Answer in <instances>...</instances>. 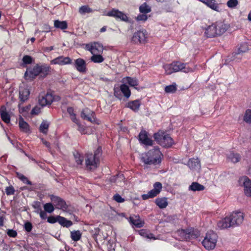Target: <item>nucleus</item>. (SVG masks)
Returning <instances> with one entry per match:
<instances>
[{"label": "nucleus", "mask_w": 251, "mask_h": 251, "mask_svg": "<svg viewBox=\"0 0 251 251\" xmlns=\"http://www.w3.org/2000/svg\"><path fill=\"white\" fill-rule=\"evenodd\" d=\"M244 215L240 211H234L229 216L217 223V226L220 229H225L230 227H235L241 225L244 220Z\"/></svg>", "instance_id": "1"}, {"label": "nucleus", "mask_w": 251, "mask_h": 251, "mask_svg": "<svg viewBox=\"0 0 251 251\" xmlns=\"http://www.w3.org/2000/svg\"><path fill=\"white\" fill-rule=\"evenodd\" d=\"M162 154L157 147L150 150L147 152L142 154L141 160L147 165H158L161 162Z\"/></svg>", "instance_id": "2"}, {"label": "nucleus", "mask_w": 251, "mask_h": 251, "mask_svg": "<svg viewBox=\"0 0 251 251\" xmlns=\"http://www.w3.org/2000/svg\"><path fill=\"white\" fill-rule=\"evenodd\" d=\"M229 28V25L222 21H218L208 26L205 29V34L208 38L220 36Z\"/></svg>", "instance_id": "3"}, {"label": "nucleus", "mask_w": 251, "mask_h": 251, "mask_svg": "<svg viewBox=\"0 0 251 251\" xmlns=\"http://www.w3.org/2000/svg\"><path fill=\"white\" fill-rule=\"evenodd\" d=\"M154 140L161 146L164 148L171 147L174 142L169 134L163 131H159L153 135Z\"/></svg>", "instance_id": "4"}, {"label": "nucleus", "mask_w": 251, "mask_h": 251, "mask_svg": "<svg viewBox=\"0 0 251 251\" xmlns=\"http://www.w3.org/2000/svg\"><path fill=\"white\" fill-rule=\"evenodd\" d=\"M217 240V234L213 231H210L206 233L202 244L206 249L212 250L215 247Z\"/></svg>", "instance_id": "5"}, {"label": "nucleus", "mask_w": 251, "mask_h": 251, "mask_svg": "<svg viewBox=\"0 0 251 251\" xmlns=\"http://www.w3.org/2000/svg\"><path fill=\"white\" fill-rule=\"evenodd\" d=\"M176 233L179 236L180 240L186 241L195 239L199 235V232L193 228L178 230Z\"/></svg>", "instance_id": "6"}, {"label": "nucleus", "mask_w": 251, "mask_h": 251, "mask_svg": "<svg viewBox=\"0 0 251 251\" xmlns=\"http://www.w3.org/2000/svg\"><path fill=\"white\" fill-rule=\"evenodd\" d=\"M121 92H122L124 96L127 99L129 98L131 95L130 91L128 86L125 84H122L120 88L114 87V96L120 100H121L122 97Z\"/></svg>", "instance_id": "7"}, {"label": "nucleus", "mask_w": 251, "mask_h": 251, "mask_svg": "<svg viewBox=\"0 0 251 251\" xmlns=\"http://www.w3.org/2000/svg\"><path fill=\"white\" fill-rule=\"evenodd\" d=\"M100 161L94 156L92 153H88L86 154L85 165L88 170H94L96 169Z\"/></svg>", "instance_id": "8"}, {"label": "nucleus", "mask_w": 251, "mask_h": 251, "mask_svg": "<svg viewBox=\"0 0 251 251\" xmlns=\"http://www.w3.org/2000/svg\"><path fill=\"white\" fill-rule=\"evenodd\" d=\"M148 34L146 30H139L134 33L132 41L135 43L145 44L147 41Z\"/></svg>", "instance_id": "9"}, {"label": "nucleus", "mask_w": 251, "mask_h": 251, "mask_svg": "<svg viewBox=\"0 0 251 251\" xmlns=\"http://www.w3.org/2000/svg\"><path fill=\"white\" fill-rule=\"evenodd\" d=\"M85 49L91 52L92 54H99L103 52V46L98 43L94 42L90 44L85 45Z\"/></svg>", "instance_id": "10"}, {"label": "nucleus", "mask_w": 251, "mask_h": 251, "mask_svg": "<svg viewBox=\"0 0 251 251\" xmlns=\"http://www.w3.org/2000/svg\"><path fill=\"white\" fill-rule=\"evenodd\" d=\"M239 182L241 185L244 186L245 194L248 197H251V181L250 179L244 176L239 178Z\"/></svg>", "instance_id": "11"}, {"label": "nucleus", "mask_w": 251, "mask_h": 251, "mask_svg": "<svg viewBox=\"0 0 251 251\" xmlns=\"http://www.w3.org/2000/svg\"><path fill=\"white\" fill-rule=\"evenodd\" d=\"M50 199L53 203L55 205L56 208L62 209L64 211H67L68 205L62 199L56 196L51 195Z\"/></svg>", "instance_id": "12"}, {"label": "nucleus", "mask_w": 251, "mask_h": 251, "mask_svg": "<svg viewBox=\"0 0 251 251\" xmlns=\"http://www.w3.org/2000/svg\"><path fill=\"white\" fill-rule=\"evenodd\" d=\"M81 117L84 120H88L92 123H96L95 113L88 108H85L82 110L81 113Z\"/></svg>", "instance_id": "13"}, {"label": "nucleus", "mask_w": 251, "mask_h": 251, "mask_svg": "<svg viewBox=\"0 0 251 251\" xmlns=\"http://www.w3.org/2000/svg\"><path fill=\"white\" fill-rule=\"evenodd\" d=\"M174 72L182 71L184 73L193 72V69L187 66V64L180 62H174L172 63Z\"/></svg>", "instance_id": "14"}, {"label": "nucleus", "mask_w": 251, "mask_h": 251, "mask_svg": "<svg viewBox=\"0 0 251 251\" xmlns=\"http://www.w3.org/2000/svg\"><path fill=\"white\" fill-rule=\"evenodd\" d=\"M40 66L36 65L32 69H28L25 73V77L26 79H33L41 73Z\"/></svg>", "instance_id": "15"}, {"label": "nucleus", "mask_w": 251, "mask_h": 251, "mask_svg": "<svg viewBox=\"0 0 251 251\" xmlns=\"http://www.w3.org/2000/svg\"><path fill=\"white\" fill-rule=\"evenodd\" d=\"M139 141L147 146H152L153 141L148 137V134L145 130H142L139 135Z\"/></svg>", "instance_id": "16"}, {"label": "nucleus", "mask_w": 251, "mask_h": 251, "mask_svg": "<svg viewBox=\"0 0 251 251\" xmlns=\"http://www.w3.org/2000/svg\"><path fill=\"white\" fill-rule=\"evenodd\" d=\"M53 101L52 95L47 94L39 97V103L42 106L50 104Z\"/></svg>", "instance_id": "17"}, {"label": "nucleus", "mask_w": 251, "mask_h": 251, "mask_svg": "<svg viewBox=\"0 0 251 251\" xmlns=\"http://www.w3.org/2000/svg\"><path fill=\"white\" fill-rule=\"evenodd\" d=\"M19 99L21 103H23L28 99L30 91L27 87H20L19 89Z\"/></svg>", "instance_id": "18"}, {"label": "nucleus", "mask_w": 251, "mask_h": 251, "mask_svg": "<svg viewBox=\"0 0 251 251\" xmlns=\"http://www.w3.org/2000/svg\"><path fill=\"white\" fill-rule=\"evenodd\" d=\"M106 15L110 17H114L117 19H120L123 21H126L128 20V18L126 15L118 10L113 9L112 10L109 11L106 14Z\"/></svg>", "instance_id": "19"}, {"label": "nucleus", "mask_w": 251, "mask_h": 251, "mask_svg": "<svg viewBox=\"0 0 251 251\" xmlns=\"http://www.w3.org/2000/svg\"><path fill=\"white\" fill-rule=\"evenodd\" d=\"M51 63L53 64H59L60 65L70 64L72 63V59L69 57L60 56L51 60Z\"/></svg>", "instance_id": "20"}, {"label": "nucleus", "mask_w": 251, "mask_h": 251, "mask_svg": "<svg viewBox=\"0 0 251 251\" xmlns=\"http://www.w3.org/2000/svg\"><path fill=\"white\" fill-rule=\"evenodd\" d=\"M75 66L76 70L81 73L86 71V64L84 60L82 58H78L75 60Z\"/></svg>", "instance_id": "21"}, {"label": "nucleus", "mask_w": 251, "mask_h": 251, "mask_svg": "<svg viewBox=\"0 0 251 251\" xmlns=\"http://www.w3.org/2000/svg\"><path fill=\"white\" fill-rule=\"evenodd\" d=\"M130 222L137 227L140 228L144 226V222L142 221L139 216L134 215L129 218Z\"/></svg>", "instance_id": "22"}, {"label": "nucleus", "mask_w": 251, "mask_h": 251, "mask_svg": "<svg viewBox=\"0 0 251 251\" xmlns=\"http://www.w3.org/2000/svg\"><path fill=\"white\" fill-rule=\"evenodd\" d=\"M0 115L2 120L6 124H8L10 121V117L6 111V108L4 106L1 107L0 109Z\"/></svg>", "instance_id": "23"}, {"label": "nucleus", "mask_w": 251, "mask_h": 251, "mask_svg": "<svg viewBox=\"0 0 251 251\" xmlns=\"http://www.w3.org/2000/svg\"><path fill=\"white\" fill-rule=\"evenodd\" d=\"M200 1L204 3L207 6L215 11L219 10V6L215 0H199Z\"/></svg>", "instance_id": "24"}, {"label": "nucleus", "mask_w": 251, "mask_h": 251, "mask_svg": "<svg viewBox=\"0 0 251 251\" xmlns=\"http://www.w3.org/2000/svg\"><path fill=\"white\" fill-rule=\"evenodd\" d=\"M156 204L161 209L166 208L168 204L167 198L165 197L158 198L155 200V201Z\"/></svg>", "instance_id": "25"}, {"label": "nucleus", "mask_w": 251, "mask_h": 251, "mask_svg": "<svg viewBox=\"0 0 251 251\" xmlns=\"http://www.w3.org/2000/svg\"><path fill=\"white\" fill-rule=\"evenodd\" d=\"M140 105V101L136 100L128 102L126 106L136 112L139 110Z\"/></svg>", "instance_id": "26"}, {"label": "nucleus", "mask_w": 251, "mask_h": 251, "mask_svg": "<svg viewBox=\"0 0 251 251\" xmlns=\"http://www.w3.org/2000/svg\"><path fill=\"white\" fill-rule=\"evenodd\" d=\"M125 178L122 174H119L116 176H114L111 178V181L115 182L117 185L121 186L124 183V180Z\"/></svg>", "instance_id": "27"}, {"label": "nucleus", "mask_w": 251, "mask_h": 251, "mask_svg": "<svg viewBox=\"0 0 251 251\" xmlns=\"http://www.w3.org/2000/svg\"><path fill=\"white\" fill-rule=\"evenodd\" d=\"M122 82L127 83L130 86L134 87L138 85V80L137 79L129 76L124 77Z\"/></svg>", "instance_id": "28"}, {"label": "nucleus", "mask_w": 251, "mask_h": 251, "mask_svg": "<svg viewBox=\"0 0 251 251\" xmlns=\"http://www.w3.org/2000/svg\"><path fill=\"white\" fill-rule=\"evenodd\" d=\"M188 166L191 169H197L200 168V161L198 159L192 158L188 162Z\"/></svg>", "instance_id": "29"}, {"label": "nucleus", "mask_w": 251, "mask_h": 251, "mask_svg": "<svg viewBox=\"0 0 251 251\" xmlns=\"http://www.w3.org/2000/svg\"><path fill=\"white\" fill-rule=\"evenodd\" d=\"M58 222L62 226L66 227H69L73 225L71 221L68 220L63 217L58 216Z\"/></svg>", "instance_id": "30"}, {"label": "nucleus", "mask_w": 251, "mask_h": 251, "mask_svg": "<svg viewBox=\"0 0 251 251\" xmlns=\"http://www.w3.org/2000/svg\"><path fill=\"white\" fill-rule=\"evenodd\" d=\"M19 126L20 129L24 132H27L29 130V125L21 117L19 120Z\"/></svg>", "instance_id": "31"}, {"label": "nucleus", "mask_w": 251, "mask_h": 251, "mask_svg": "<svg viewBox=\"0 0 251 251\" xmlns=\"http://www.w3.org/2000/svg\"><path fill=\"white\" fill-rule=\"evenodd\" d=\"M204 189V186L198 182H193L189 187V190L193 191H200Z\"/></svg>", "instance_id": "32"}, {"label": "nucleus", "mask_w": 251, "mask_h": 251, "mask_svg": "<svg viewBox=\"0 0 251 251\" xmlns=\"http://www.w3.org/2000/svg\"><path fill=\"white\" fill-rule=\"evenodd\" d=\"M54 26L56 28H59L62 30L66 29L68 27V25L66 21H60L58 20L54 21Z\"/></svg>", "instance_id": "33"}, {"label": "nucleus", "mask_w": 251, "mask_h": 251, "mask_svg": "<svg viewBox=\"0 0 251 251\" xmlns=\"http://www.w3.org/2000/svg\"><path fill=\"white\" fill-rule=\"evenodd\" d=\"M71 238L72 240L74 241H79L82 236V233L81 232L77 230H73L71 231Z\"/></svg>", "instance_id": "34"}, {"label": "nucleus", "mask_w": 251, "mask_h": 251, "mask_svg": "<svg viewBox=\"0 0 251 251\" xmlns=\"http://www.w3.org/2000/svg\"><path fill=\"white\" fill-rule=\"evenodd\" d=\"M100 54H92L93 55L90 58L91 61L96 63L102 62L104 61V58Z\"/></svg>", "instance_id": "35"}, {"label": "nucleus", "mask_w": 251, "mask_h": 251, "mask_svg": "<svg viewBox=\"0 0 251 251\" xmlns=\"http://www.w3.org/2000/svg\"><path fill=\"white\" fill-rule=\"evenodd\" d=\"M158 194L155 190H151L147 194H143L142 196L143 200H146L150 198H154Z\"/></svg>", "instance_id": "36"}, {"label": "nucleus", "mask_w": 251, "mask_h": 251, "mask_svg": "<svg viewBox=\"0 0 251 251\" xmlns=\"http://www.w3.org/2000/svg\"><path fill=\"white\" fill-rule=\"evenodd\" d=\"M93 11L94 10L87 5L81 6L78 10L79 13L82 15H84L86 13H92Z\"/></svg>", "instance_id": "37"}, {"label": "nucleus", "mask_w": 251, "mask_h": 251, "mask_svg": "<svg viewBox=\"0 0 251 251\" xmlns=\"http://www.w3.org/2000/svg\"><path fill=\"white\" fill-rule=\"evenodd\" d=\"M228 158L232 162L237 163L240 161L241 156L238 153L230 152L228 155Z\"/></svg>", "instance_id": "38"}, {"label": "nucleus", "mask_w": 251, "mask_h": 251, "mask_svg": "<svg viewBox=\"0 0 251 251\" xmlns=\"http://www.w3.org/2000/svg\"><path fill=\"white\" fill-rule=\"evenodd\" d=\"M50 123L47 121H44L40 126V130L44 134H47L48 132V128L49 127Z\"/></svg>", "instance_id": "39"}, {"label": "nucleus", "mask_w": 251, "mask_h": 251, "mask_svg": "<svg viewBox=\"0 0 251 251\" xmlns=\"http://www.w3.org/2000/svg\"><path fill=\"white\" fill-rule=\"evenodd\" d=\"M139 10L142 13L147 14L151 12V9L146 3H144L140 6Z\"/></svg>", "instance_id": "40"}, {"label": "nucleus", "mask_w": 251, "mask_h": 251, "mask_svg": "<svg viewBox=\"0 0 251 251\" xmlns=\"http://www.w3.org/2000/svg\"><path fill=\"white\" fill-rule=\"evenodd\" d=\"M41 73L40 74L42 77H45L49 73L50 68L48 66H40Z\"/></svg>", "instance_id": "41"}, {"label": "nucleus", "mask_w": 251, "mask_h": 251, "mask_svg": "<svg viewBox=\"0 0 251 251\" xmlns=\"http://www.w3.org/2000/svg\"><path fill=\"white\" fill-rule=\"evenodd\" d=\"M250 50V46L247 43L241 44L238 49V53L246 52Z\"/></svg>", "instance_id": "42"}, {"label": "nucleus", "mask_w": 251, "mask_h": 251, "mask_svg": "<svg viewBox=\"0 0 251 251\" xmlns=\"http://www.w3.org/2000/svg\"><path fill=\"white\" fill-rule=\"evenodd\" d=\"M139 234L144 237H147L149 239H155L152 233H148V231L145 229H141L139 231Z\"/></svg>", "instance_id": "43"}, {"label": "nucleus", "mask_w": 251, "mask_h": 251, "mask_svg": "<svg viewBox=\"0 0 251 251\" xmlns=\"http://www.w3.org/2000/svg\"><path fill=\"white\" fill-rule=\"evenodd\" d=\"M163 68L165 70L166 74L167 75H170L173 73H174L172 63L171 64L164 65L163 66Z\"/></svg>", "instance_id": "44"}, {"label": "nucleus", "mask_w": 251, "mask_h": 251, "mask_svg": "<svg viewBox=\"0 0 251 251\" xmlns=\"http://www.w3.org/2000/svg\"><path fill=\"white\" fill-rule=\"evenodd\" d=\"M176 90V85L174 83L172 85L167 86L165 88V91L166 93H175Z\"/></svg>", "instance_id": "45"}, {"label": "nucleus", "mask_w": 251, "mask_h": 251, "mask_svg": "<svg viewBox=\"0 0 251 251\" xmlns=\"http://www.w3.org/2000/svg\"><path fill=\"white\" fill-rule=\"evenodd\" d=\"M74 157L77 165H82L84 159L82 155H80L78 152H76L74 154Z\"/></svg>", "instance_id": "46"}, {"label": "nucleus", "mask_w": 251, "mask_h": 251, "mask_svg": "<svg viewBox=\"0 0 251 251\" xmlns=\"http://www.w3.org/2000/svg\"><path fill=\"white\" fill-rule=\"evenodd\" d=\"M244 120L247 123H251V110L248 109L246 111L244 117Z\"/></svg>", "instance_id": "47"}, {"label": "nucleus", "mask_w": 251, "mask_h": 251, "mask_svg": "<svg viewBox=\"0 0 251 251\" xmlns=\"http://www.w3.org/2000/svg\"><path fill=\"white\" fill-rule=\"evenodd\" d=\"M44 208L46 212L50 213L52 212L54 210V208L51 203H47L45 204L44 205Z\"/></svg>", "instance_id": "48"}, {"label": "nucleus", "mask_w": 251, "mask_h": 251, "mask_svg": "<svg viewBox=\"0 0 251 251\" xmlns=\"http://www.w3.org/2000/svg\"><path fill=\"white\" fill-rule=\"evenodd\" d=\"M17 176L18 178L21 180L24 183H26L28 185H31L32 183L30 181H29L28 178L24 176L23 174L20 173H17Z\"/></svg>", "instance_id": "49"}, {"label": "nucleus", "mask_w": 251, "mask_h": 251, "mask_svg": "<svg viewBox=\"0 0 251 251\" xmlns=\"http://www.w3.org/2000/svg\"><path fill=\"white\" fill-rule=\"evenodd\" d=\"M238 4L237 0H229L227 2V5L229 8H235Z\"/></svg>", "instance_id": "50"}, {"label": "nucleus", "mask_w": 251, "mask_h": 251, "mask_svg": "<svg viewBox=\"0 0 251 251\" xmlns=\"http://www.w3.org/2000/svg\"><path fill=\"white\" fill-rule=\"evenodd\" d=\"M162 184L159 182H156L153 184V190L156 191L158 194L160 192L162 189Z\"/></svg>", "instance_id": "51"}, {"label": "nucleus", "mask_w": 251, "mask_h": 251, "mask_svg": "<svg viewBox=\"0 0 251 251\" xmlns=\"http://www.w3.org/2000/svg\"><path fill=\"white\" fill-rule=\"evenodd\" d=\"M102 149L101 148L99 147L98 149L95 151L94 154H93L95 158L98 159V160L100 161V158L101 155Z\"/></svg>", "instance_id": "52"}, {"label": "nucleus", "mask_w": 251, "mask_h": 251, "mask_svg": "<svg viewBox=\"0 0 251 251\" xmlns=\"http://www.w3.org/2000/svg\"><path fill=\"white\" fill-rule=\"evenodd\" d=\"M5 190L7 195H13L15 192L14 188L12 186L7 187Z\"/></svg>", "instance_id": "53"}, {"label": "nucleus", "mask_w": 251, "mask_h": 251, "mask_svg": "<svg viewBox=\"0 0 251 251\" xmlns=\"http://www.w3.org/2000/svg\"><path fill=\"white\" fill-rule=\"evenodd\" d=\"M32 57L28 55H25L23 58V61L25 64H29L32 62Z\"/></svg>", "instance_id": "54"}, {"label": "nucleus", "mask_w": 251, "mask_h": 251, "mask_svg": "<svg viewBox=\"0 0 251 251\" xmlns=\"http://www.w3.org/2000/svg\"><path fill=\"white\" fill-rule=\"evenodd\" d=\"M113 200L118 202H123L125 201L124 199L119 194H116L113 196Z\"/></svg>", "instance_id": "55"}, {"label": "nucleus", "mask_w": 251, "mask_h": 251, "mask_svg": "<svg viewBox=\"0 0 251 251\" xmlns=\"http://www.w3.org/2000/svg\"><path fill=\"white\" fill-rule=\"evenodd\" d=\"M7 234L9 236L11 237H15L17 235L16 231L13 229H8L7 231Z\"/></svg>", "instance_id": "56"}, {"label": "nucleus", "mask_w": 251, "mask_h": 251, "mask_svg": "<svg viewBox=\"0 0 251 251\" xmlns=\"http://www.w3.org/2000/svg\"><path fill=\"white\" fill-rule=\"evenodd\" d=\"M32 228V225L30 222H26L25 224V229L27 232H30Z\"/></svg>", "instance_id": "57"}, {"label": "nucleus", "mask_w": 251, "mask_h": 251, "mask_svg": "<svg viewBox=\"0 0 251 251\" xmlns=\"http://www.w3.org/2000/svg\"><path fill=\"white\" fill-rule=\"evenodd\" d=\"M147 18H148V17H147V16L146 15V14L143 13V14L139 15L137 17L136 19L137 21H145L146 20H147Z\"/></svg>", "instance_id": "58"}, {"label": "nucleus", "mask_w": 251, "mask_h": 251, "mask_svg": "<svg viewBox=\"0 0 251 251\" xmlns=\"http://www.w3.org/2000/svg\"><path fill=\"white\" fill-rule=\"evenodd\" d=\"M48 222L50 223L53 224L56 222H58V216L56 218L53 216L49 217L48 218Z\"/></svg>", "instance_id": "59"}, {"label": "nucleus", "mask_w": 251, "mask_h": 251, "mask_svg": "<svg viewBox=\"0 0 251 251\" xmlns=\"http://www.w3.org/2000/svg\"><path fill=\"white\" fill-rule=\"evenodd\" d=\"M40 109L38 107H34L31 110V114H35L37 115L40 113Z\"/></svg>", "instance_id": "60"}, {"label": "nucleus", "mask_w": 251, "mask_h": 251, "mask_svg": "<svg viewBox=\"0 0 251 251\" xmlns=\"http://www.w3.org/2000/svg\"><path fill=\"white\" fill-rule=\"evenodd\" d=\"M40 216L42 219L45 220L47 218V215L45 211L41 210Z\"/></svg>", "instance_id": "61"}, {"label": "nucleus", "mask_w": 251, "mask_h": 251, "mask_svg": "<svg viewBox=\"0 0 251 251\" xmlns=\"http://www.w3.org/2000/svg\"><path fill=\"white\" fill-rule=\"evenodd\" d=\"M78 126V130L82 133L85 134V128L84 127L80 124L79 123L78 124H77Z\"/></svg>", "instance_id": "62"}, {"label": "nucleus", "mask_w": 251, "mask_h": 251, "mask_svg": "<svg viewBox=\"0 0 251 251\" xmlns=\"http://www.w3.org/2000/svg\"><path fill=\"white\" fill-rule=\"evenodd\" d=\"M71 120L76 125L78 124L79 120L76 119L75 114L72 115V116H70Z\"/></svg>", "instance_id": "63"}, {"label": "nucleus", "mask_w": 251, "mask_h": 251, "mask_svg": "<svg viewBox=\"0 0 251 251\" xmlns=\"http://www.w3.org/2000/svg\"><path fill=\"white\" fill-rule=\"evenodd\" d=\"M67 112L69 114L70 116H72V115L75 114L74 113V109L72 107H69L67 108Z\"/></svg>", "instance_id": "64"}]
</instances>
